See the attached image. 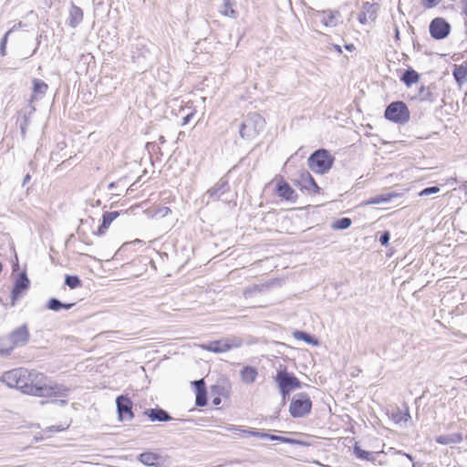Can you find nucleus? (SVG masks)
<instances>
[{
	"label": "nucleus",
	"instance_id": "obj_50",
	"mask_svg": "<svg viewBox=\"0 0 467 467\" xmlns=\"http://www.w3.org/2000/svg\"><path fill=\"white\" fill-rule=\"evenodd\" d=\"M52 403H59L60 405L64 406L67 404V400H51Z\"/></svg>",
	"mask_w": 467,
	"mask_h": 467
},
{
	"label": "nucleus",
	"instance_id": "obj_24",
	"mask_svg": "<svg viewBox=\"0 0 467 467\" xmlns=\"http://www.w3.org/2000/svg\"><path fill=\"white\" fill-rule=\"evenodd\" d=\"M161 456L151 451L142 452L139 455V461L147 466H155L161 460Z\"/></svg>",
	"mask_w": 467,
	"mask_h": 467
},
{
	"label": "nucleus",
	"instance_id": "obj_28",
	"mask_svg": "<svg viewBox=\"0 0 467 467\" xmlns=\"http://www.w3.org/2000/svg\"><path fill=\"white\" fill-rule=\"evenodd\" d=\"M397 194L392 192L382 193L376 197L370 198L367 201V204H379L389 202L392 198L396 197Z\"/></svg>",
	"mask_w": 467,
	"mask_h": 467
},
{
	"label": "nucleus",
	"instance_id": "obj_12",
	"mask_svg": "<svg viewBox=\"0 0 467 467\" xmlns=\"http://www.w3.org/2000/svg\"><path fill=\"white\" fill-rule=\"evenodd\" d=\"M377 12L378 5L376 4L365 2L358 15V21L363 25L374 22L377 18Z\"/></svg>",
	"mask_w": 467,
	"mask_h": 467
},
{
	"label": "nucleus",
	"instance_id": "obj_15",
	"mask_svg": "<svg viewBox=\"0 0 467 467\" xmlns=\"http://www.w3.org/2000/svg\"><path fill=\"white\" fill-rule=\"evenodd\" d=\"M418 96L420 101H428L430 103L436 101L439 97L436 85L422 86L419 90Z\"/></svg>",
	"mask_w": 467,
	"mask_h": 467
},
{
	"label": "nucleus",
	"instance_id": "obj_38",
	"mask_svg": "<svg viewBox=\"0 0 467 467\" xmlns=\"http://www.w3.org/2000/svg\"><path fill=\"white\" fill-rule=\"evenodd\" d=\"M13 31V28L9 29L5 34V36H3V38L1 39V42H0V54L2 57L5 56V48H6V44H7V38H8V36L12 33Z\"/></svg>",
	"mask_w": 467,
	"mask_h": 467
},
{
	"label": "nucleus",
	"instance_id": "obj_8",
	"mask_svg": "<svg viewBox=\"0 0 467 467\" xmlns=\"http://www.w3.org/2000/svg\"><path fill=\"white\" fill-rule=\"evenodd\" d=\"M385 117L393 122L404 124L410 119V111L404 102L396 101L387 107Z\"/></svg>",
	"mask_w": 467,
	"mask_h": 467
},
{
	"label": "nucleus",
	"instance_id": "obj_7",
	"mask_svg": "<svg viewBox=\"0 0 467 467\" xmlns=\"http://www.w3.org/2000/svg\"><path fill=\"white\" fill-rule=\"evenodd\" d=\"M274 380L278 389H286L293 391L302 388V382L294 373L288 372L284 366H280L277 368Z\"/></svg>",
	"mask_w": 467,
	"mask_h": 467
},
{
	"label": "nucleus",
	"instance_id": "obj_40",
	"mask_svg": "<svg viewBox=\"0 0 467 467\" xmlns=\"http://www.w3.org/2000/svg\"><path fill=\"white\" fill-rule=\"evenodd\" d=\"M440 191H441L440 188L437 186L427 187V188L423 189L421 192H420L419 195L420 196H428L431 194L438 193V192H440Z\"/></svg>",
	"mask_w": 467,
	"mask_h": 467
},
{
	"label": "nucleus",
	"instance_id": "obj_37",
	"mask_svg": "<svg viewBox=\"0 0 467 467\" xmlns=\"http://www.w3.org/2000/svg\"><path fill=\"white\" fill-rule=\"evenodd\" d=\"M47 307L53 311H58L62 308V303L57 298H50L47 302Z\"/></svg>",
	"mask_w": 467,
	"mask_h": 467
},
{
	"label": "nucleus",
	"instance_id": "obj_57",
	"mask_svg": "<svg viewBox=\"0 0 467 467\" xmlns=\"http://www.w3.org/2000/svg\"><path fill=\"white\" fill-rule=\"evenodd\" d=\"M463 189H464L465 192L467 193V182L463 184Z\"/></svg>",
	"mask_w": 467,
	"mask_h": 467
},
{
	"label": "nucleus",
	"instance_id": "obj_25",
	"mask_svg": "<svg viewBox=\"0 0 467 467\" xmlns=\"http://www.w3.org/2000/svg\"><path fill=\"white\" fill-rule=\"evenodd\" d=\"M241 379L246 384H252L255 381L258 375L257 369L254 367L246 366L241 370Z\"/></svg>",
	"mask_w": 467,
	"mask_h": 467
},
{
	"label": "nucleus",
	"instance_id": "obj_14",
	"mask_svg": "<svg viewBox=\"0 0 467 467\" xmlns=\"http://www.w3.org/2000/svg\"><path fill=\"white\" fill-rule=\"evenodd\" d=\"M336 15H338L337 12H334L332 10H324V11H315L314 16L319 18L321 23L325 26L334 27L337 25Z\"/></svg>",
	"mask_w": 467,
	"mask_h": 467
},
{
	"label": "nucleus",
	"instance_id": "obj_47",
	"mask_svg": "<svg viewBox=\"0 0 467 467\" xmlns=\"http://www.w3.org/2000/svg\"><path fill=\"white\" fill-rule=\"evenodd\" d=\"M67 427H62V426H51V427H48V431H64L66 430Z\"/></svg>",
	"mask_w": 467,
	"mask_h": 467
},
{
	"label": "nucleus",
	"instance_id": "obj_53",
	"mask_svg": "<svg viewBox=\"0 0 467 467\" xmlns=\"http://www.w3.org/2000/svg\"><path fill=\"white\" fill-rule=\"evenodd\" d=\"M269 433L262 432L261 438L269 439Z\"/></svg>",
	"mask_w": 467,
	"mask_h": 467
},
{
	"label": "nucleus",
	"instance_id": "obj_10",
	"mask_svg": "<svg viewBox=\"0 0 467 467\" xmlns=\"http://www.w3.org/2000/svg\"><path fill=\"white\" fill-rule=\"evenodd\" d=\"M451 31L450 24L441 17L434 18L430 24V34L435 39L445 38Z\"/></svg>",
	"mask_w": 467,
	"mask_h": 467
},
{
	"label": "nucleus",
	"instance_id": "obj_48",
	"mask_svg": "<svg viewBox=\"0 0 467 467\" xmlns=\"http://www.w3.org/2000/svg\"><path fill=\"white\" fill-rule=\"evenodd\" d=\"M193 114L192 113H190L188 115H186L183 119H182V125H186L190 120L192 118Z\"/></svg>",
	"mask_w": 467,
	"mask_h": 467
},
{
	"label": "nucleus",
	"instance_id": "obj_30",
	"mask_svg": "<svg viewBox=\"0 0 467 467\" xmlns=\"http://www.w3.org/2000/svg\"><path fill=\"white\" fill-rule=\"evenodd\" d=\"M353 451H354L355 455L360 460H365V461H369V462H372L375 460V457L372 452L361 449L358 444H355Z\"/></svg>",
	"mask_w": 467,
	"mask_h": 467
},
{
	"label": "nucleus",
	"instance_id": "obj_44",
	"mask_svg": "<svg viewBox=\"0 0 467 467\" xmlns=\"http://www.w3.org/2000/svg\"><path fill=\"white\" fill-rule=\"evenodd\" d=\"M279 392L282 396V405H285L286 402V399L289 397L292 390L286 389H278Z\"/></svg>",
	"mask_w": 467,
	"mask_h": 467
},
{
	"label": "nucleus",
	"instance_id": "obj_18",
	"mask_svg": "<svg viewBox=\"0 0 467 467\" xmlns=\"http://www.w3.org/2000/svg\"><path fill=\"white\" fill-rule=\"evenodd\" d=\"M228 190V182L226 180L221 179L213 187L209 189L203 198L208 196L212 200H218L220 195Z\"/></svg>",
	"mask_w": 467,
	"mask_h": 467
},
{
	"label": "nucleus",
	"instance_id": "obj_1",
	"mask_svg": "<svg viewBox=\"0 0 467 467\" xmlns=\"http://www.w3.org/2000/svg\"><path fill=\"white\" fill-rule=\"evenodd\" d=\"M26 394L36 397H67L70 391L66 386L55 383L35 370H29Z\"/></svg>",
	"mask_w": 467,
	"mask_h": 467
},
{
	"label": "nucleus",
	"instance_id": "obj_22",
	"mask_svg": "<svg viewBox=\"0 0 467 467\" xmlns=\"http://www.w3.org/2000/svg\"><path fill=\"white\" fill-rule=\"evenodd\" d=\"M119 215V212H106L102 216V223L98 229V234H104L105 231L109 227L110 223Z\"/></svg>",
	"mask_w": 467,
	"mask_h": 467
},
{
	"label": "nucleus",
	"instance_id": "obj_61",
	"mask_svg": "<svg viewBox=\"0 0 467 467\" xmlns=\"http://www.w3.org/2000/svg\"><path fill=\"white\" fill-rule=\"evenodd\" d=\"M113 186H114V183H113V182H111V183L109 184V188H112Z\"/></svg>",
	"mask_w": 467,
	"mask_h": 467
},
{
	"label": "nucleus",
	"instance_id": "obj_56",
	"mask_svg": "<svg viewBox=\"0 0 467 467\" xmlns=\"http://www.w3.org/2000/svg\"><path fill=\"white\" fill-rule=\"evenodd\" d=\"M335 48L338 51V52H341V47L339 46H335Z\"/></svg>",
	"mask_w": 467,
	"mask_h": 467
},
{
	"label": "nucleus",
	"instance_id": "obj_11",
	"mask_svg": "<svg viewBox=\"0 0 467 467\" xmlns=\"http://www.w3.org/2000/svg\"><path fill=\"white\" fill-rule=\"evenodd\" d=\"M117 410L119 415V420L120 421L123 420H131L134 417L132 412V401L130 398L124 395H120L116 399Z\"/></svg>",
	"mask_w": 467,
	"mask_h": 467
},
{
	"label": "nucleus",
	"instance_id": "obj_43",
	"mask_svg": "<svg viewBox=\"0 0 467 467\" xmlns=\"http://www.w3.org/2000/svg\"><path fill=\"white\" fill-rule=\"evenodd\" d=\"M441 0H422V5L428 9L433 8L438 5Z\"/></svg>",
	"mask_w": 467,
	"mask_h": 467
},
{
	"label": "nucleus",
	"instance_id": "obj_17",
	"mask_svg": "<svg viewBox=\"0 0 467 467\" xmlns=\"http://www.w3.org/2000/svg\"><path fill=\"white\" fill-rule=\"evenodd\" d=\"M276 192L279 197L290 201L295 202L297 195L292 187L286 182H280L276 186Z\"/></svg>",
	"mask_w": 467,
	"mask_h": 467
},
{
	"label": "nucleus",
	"instance_id": "obj_45",
	"mask_svg": "<svg viewBox=\"0 0 467 467\" xmlns=\"http://www.w3.org/2000/svg\"><path fill=\"white\" fill-rule=\"evenodd\" d=\"M389 241V232L382 233V234L379 237L380 244L382 245L386 246V245H388Z\"/></svg>",
	"mask_w": 467,
	"mask_h": 467
},
{
	"label": "nucleus",
	"instance_id": "obj_49",
	"mask_svg": "<svg viewBox=\"0 0 467 467\" xmlns=\"http://www.w3.org/2000/svg\"><path fill=\"white\" fill-rule=\"evenodd\" d=\"M75 304L74 303H69V304H64L62 303V308L64 309H70Z\"/></svg>",
	"mask_w": 467,
	"mask_h": 467
},
{
	"label": "nucleus",
	"instance_id": "obj_33",
	"mask_svg": "<svg viewBox=\"0 0 467 467\" xmlns=\"http://www.w3.org/2000/svg\"><path fill=\"white\" fill-rule=\"evenodd\" d=\"M221 13L225 16L235 17L236 12L233 8L232 0H223V5Z\"/></svg>",
	"mask_w": 467,
	"mask_h": 467
},
{
	"label": "nucleus",
	"instance_id": "obj_34",
	"mask_svg": "<svg viewBox=\"0 0 467 467\" xmlns=\"http://www.w3.org/2000/svg\"><path fill=\"white\" fill-rule=\"evenodd\" d=\"M65 284L71 289L80 286L81 281L77 275H67L65 278Z\"/></svg>",
	"mask_w": 467,
	"mask_h": 467
},
{
	"label": "nucleus",
	"instance_id": "obj_60",
	"mask_svg": "<svg viewBox=\"0 0 467 467\" xmlns=\"http://www.w3.org/2000/svg\"><path fill=\"white\" fill-rule=\"evenodd\" d=\"M463 383L467 386V376L464 378Z\"/></svg>",
	"mask_w": 467,
	"mask_h": 467
},
{
	"label": "nucleus",
	"instance_id": "obj_13",
	"mask_svg": "<svg viewBox=\"0 0 467 467\" xmlns=\"http://www.w3.org/2000/svg\"><path fill=\"white\" fill-rule=\"evenodd\" d=\"M296 182L302 189L306 190L308 192L317 193L319 192L318 185L307 171H301Z\"/></svg>",
	"mask_w": 467,
	"mask_h": 467
},
{
	"label": "nucleus",
	"instance_id": "obj_58",
	"mask_svg": "<svg viewBox=\"0 0 467 467\" xmlns=\"http://www.w3.org/2000/svg\"><path fill=\"white\" fill-rule=\"evenodd\" d=\"M0 353H1V354H3V355H6V353H5V349H2V348H0Z\"/></svg>",
	"mask_w": 467,
	"mask_h": 467
},
{
	"label": "nucleus",
	"instance_id": "obj_26",
	"mask_svg": "<svg viewBox=\"0 0 467 467\" xmlns=\"http://www.w3.org/2000/svg\"><path fill=\"white\" fill-rule=\"evenodd\" d=\"M452 74L457 83L462 85L467 80V67L463 65L455 66Z\"/></svg>",
	"mask_w": 467,
	"mask_h": 467
},
{
	"label": "nucleus",
	"instance_id": "obj_19",
	"mask_svg": "<svg viewBox=\"0 0 467 467\" xmlns=\"http://www.w3.org/2000/svg\"><path fill=\"white\" fill-rule=\"evenodd\" d=\"M144 414L147 415L151 421H169L172 419L166 410L161 408L148 409L144 411Z\"/></svg>",
	"mask_w": 467,
	"mask_h": 467
},
{
	"label": "nucleus",
	"instance_id": "obj_2",
	"mask_svg": "<svg viewBox=\"0 0 467 467\" xmlns=\"http://www.w3.org/2000/svg\"><path fill=\"white\" fill-rule=\"evenodd\" d=\"M265 127V119L258 113H250L239 126V134L246 140H254Z\"/></svg>",
	"mask_w": 467,
	"mask_h": 467
},
{
	"label": "nucleus",
	"instance_id": "obj_39",
	"mask_svg": "<svg viewBox=\"0 0 467 467\" xmlns=\"http://www.w3.org/2000/svg\"><path fill=\"white\" fill-rule=\"evenodd\" d=\"M263 286L258 285H254L253 286L247 287L244 290V296L248 297L254 293H260L262 291Z\"/></svg>",
	"mask_w": 467,
	"mask_h": 467
},
{
	"label": "nucleus",
	"instance_id": "obj_4",
	"mask_svg": "<svg viewBox=\"0 0 467 467\" xmlns=\"http://www.w3.org/2000/svg\"><path fill=\"white\" fill-rule=\"evenodd\" d=\"M307 161L314 172L323 174L331 168L334 158L327 150L321 149L313 152Z\"/></svg>",
	"mask_w": 467,
	"mask_h": 467
},
{
	"label": "nucleus",
	"instance_id": "obj_35",
	"mask_svg": "<svg viewBox=\"0 0 467 467\" xmlns=\"http://www.w3.org/2000/svg\"><path fill=\"white\" fill-rule=\"evenodd\" d=\"M227 430L231 431H242L245 434H248V435H251L254 437H259V438H261V435H262L261 431H254V430H241L239 426H235V425H232V426L228 427Z\"/></svg>",
	"mask_w": 467,
	"mask_h": 467
},
{
	"label": "nucleus",
	"instance_id": "obj_32",
	"mask_svg": "<svg viewBox=\"0 0 467 467\" xmlns=\"http://www.w3.org/2000/svg\"><path fill=\"white\" fill-rule=\"evenodd\" d=\"M352 221L350 218L343 217L337 220L333 224L332 228L335 230H345L350 227Z\"/></svg>",
	"mask_w": 467,
	"mask_h": 467
},
{
	"label": "nucleus",
	"instance_id": "obj_54",
	"mask_svg": "<svg viewBox=\"0 0 467 467\" xmlns=\"http://www.w3.org/2000/svg\"><path fill=\"white\" fill-rule=\"evenodd\" d=\"M26 123H25V125H21V127H20V129H21V132H22L23 134H25V132H26Z\"/></svg>",
	"mask_w": 467,
	"mask_h": 467
},
{
	"label": "nucleus",
	"instance_id": "obj_46",
	"mask_svg": "<svg viewBox=\"0 0 467 467\" xmlns=\"http://www.w3.org/2000/svg\"><path fill=\"white\" fill-rule=\"evenodd\" d=\"M194 386L196 387V392L199 390H205V385L203 379L195 380L192 382Z\"/></svg>",
	"mask_w": 467,
	"mask_h": 467
},
{
	"label": "nucleus",
	"instance_id": "obj_16",
	"mask_svg": "<svg viewBox=\"0 0 467 467\" xmlns=\"http://www.w3.org/2000/svg\"><path fill=\"white\" fill-rule=\"evenodd\" d=\"M29 286V279L25 273L20 274L12 289V301L16 300Z\"/></svg>",
	"mask_w": 467,
	"mask_h": 467
},
{
	"label": "nucleus",
	"instance_id": "obj_31",
	"mask_svg": "<svg viewBox=\"0 0 467 467\" xmlns=\"http://www.w3.org/2000/svg\"><path fill=\"white\" fill-rule=\"evenodd\" d=\"M294 337L296 339L304 340L305 342L311 345H317V340L315 339L311 335L304 331H296L294 333Z\"/></svg>",
	"mask_w": 467,
	"mask_h": 467
},
{
	"label": "nucleus",
	"instance_id": "obj_59",
	"mask_svg": "<svg viewBox=\"0 0 467 467\" xmlns=\"http://www.w3.org/2000/svg\"><path fill=\"white\" fill-rule=\"evenodd\" d=\"M48 402H49V401H47V400H41V401H40V404H41V405H45V404H47V403H48Z\"/></svg>",
	"mask_w": 467,
	"mask_h": 467
},
{
	"label": "nucleus",
	"instance_id": "obj_20",
	"mask_svg": "<svg viewBox=\"0 0 467 467\" xmlns=\"http://www.w3.org/2000/svg\"><path fill=\"white\" fill-rule=\"evenodd\" d=\"M48 86L46 82L41 79L34 78L33 79V94L31 96L30 100L33 101L35 99H40L44 97Z\"/></svg>",
	"mask_w": 467,
	"mask_h": 467
},
{
	"label": "nucleus",
	"instance_id": "obj_41",
	"mask_svg": "<svg viewBox=\"0 0 467 467\" xmlns=\"http://www.w3.org/2000/svg\"><path fill=\"white\" fill-rule=\"evenodd\" d=\"M394 419L396 422H407L410 419L409 410L407 409L405 412H399L397 415H394Z\"/></svg>",
	"mask_w": 467,
	"mask_h": 467
},
{
	"label": "nucleus",
	"instance_id": "obj_21",
	"mask_svg": "<svg viewBox=\"0 0 467 467\" xmlns=\"http://www.w3.org/2000/svg\"><path fill=\"white\" fill-rule=\"evenodd\" d=\"M83 19V11L80 7L72 5L69 11L68 25L72 28L77 27Z\"/></svg>",
	"mask_w": 467,
	"mask_h": 467
},
{
	"label": "nucleus",
	"instance_id": "obj_52",
	"mask_svg": "<svg viewBox=\"0 0 467 467\" xmlns=\"http://www.w3.org/2000/svg\"><path fill=\"white\" fill-rule=\"evenodd\" d=\"M462 12L467 16V0L464 3V6H463Z\"/></svg>",
	"mask_w": 467,
	"mask_h": 467
},
{
	"label": "nucleus",
	"instance_id": "obj_5",
	"mask_svg": "<svg viewBox=\"0 0 467 467\" xmlns=\"http://www.w3.org/2000/svg\"><path fill=\"white\" fill-rule=\"evenodd\" d=\"M312 409V401L308 394L300 392L291 400L289 406V413L293 418H303L308 415Z\"/></svg>",
	"mask_w": 467,
	"mask_h": 467
},
{
	"label": "nucleus",
	"instance_id": "obj_27",
	"mask_svg": "<svg viewBox=\"0 0 467 467\" xmlns=\"http://www.w3.org/2000/svg\"><path fill=\"white\" fill-rule=\"evenodd\" d=\"M394 467H414L411 456L399 452L394 461Z\"/></svg>",
	"mask_w": 467,
	"mask_h": 467
},
{
	"label": "nucleus",
	"instance_id": "obj_9",
	"mask_svg": "<svg viewBox=\"0 0 467 467\" xmlns=\"http://www.w3.org/2000/svg\"><path fill=\"white\" fill-rule=\"evenodd\" d=\"M9 340L11 341L12 346L5 349L6 355L10 354L15 348L25 346L28 342L29 332L27 327L23 325L12 331L9 335Z\"/></svg>",
	"mask_w": 467,
	"mask_h": 467
},
{
	"label": "nucleus",
	"instance_id": "obj_23",
	"mask_svg": "<svg viewBox=\"0 0 467 467\" xmlns=\"http://www.w3.org/2000/svg\"><path fill=\"white\" fill-rule=\"evenodd\" d=\"M462 441L461 433H452L448 435H440L436 438V442L442 445L457 444Z\"/></svg>",
	"mask_w": 467,
	"mask_h": 467
},
{
	"label": "nucleus",
	"instance_id": "obj_55",
	"mask_svg": "<svg viewBox=\"0 0 467 467\" xmlns=\"http://www.w3.org/2000/svg\"><path fill=\"white\" fill-rule=\"evenodd\" d=\"M353 47V45H346V48L348 50H351Z\"/></svg>",
	"mask_w": 467,
	"mask_h": 467
},
{
	"label": "nucleus",
	"instance_id": "obj_51",
	"mask_svg": "<svg viewBox=\"0 0 467 467\" xmlns=\"http://www.w3.org/2000/svg\"><path fill=\"white\" fill-rule=\"evenodd\" d=\"M30 180V175L29 174H26L24 178V181H23V185H26Z\"/></svg>",
	"mask_w": 467,
	"mask_h": 467
},
{
	"label": "nucleus",
	"instance_id": "obj_42",
	"mask_svg": "<svg viewBox=\"0 0 467 467\" xmlns=\"http://www.w3.org/2000/svg\"><path fill=\"white\" fill-rule=\"evenodd\" d=\"M269 440L277 441H281L284 443H295L296 442V441L293 439L282 437V436H276V435H273V434H270Z\"/></svg>",
	"mask_w": 467,
	"mask_h": 467
},
{
	"label": "nucleus",
	"instance_id": "obj_29",
	"mask_svg": "<svg viewBox=\"0 0 467 467\" xmlns=\"http://www.w3.org/2000/svg\"><path fill=\"white\" fill-rule=\"evenodd\" d=\"M419 74L413 69H407L401 77V80L407 85L410 86L419 80Z\"/></svg>",
	"mask_w": 467,
	"mask_h": 467
},
{
	"label": "nucleus",
	"instance_id": "obj_36",
	"mask_svg": "<svg viewBox=\"0 0 467 467\" xmlns=\"http://www.w3.org/2000/svg\"><path fill=\"white\" fill-rule=\"evenodd\" d=\"M195 403L199 407H203L207 403L206 390H199L196 393Z\"/></svg>",
	"mask_w": 467,
	"mask_h": 467
},
{
	"label": "nucleus",
	"instance_id": "obj_3",
	"mask_svg": "<svg viewBox=\"0 0 467 467\" xmlns=\"http://www.w3.org/2000/svg\"><path fill=\"white\" fill-rule=\"evenodd\" d=\"M28 377L29 370L19 368L5 372L0 379L7 387L17 389L26 394L28 389Z\"/></svg>",
	"mask_w": 467,
	"mask_h": 467
},
{
	"label": "nucleus",
	"instance_id": "obj_6",
	"mask_svg": "<svg viewBox=\"0 0 467 467\" xmlns=\"http://www.w3.org/2000/svg\"><path fill=\"white\" fill-rule=\"evenodd\" d=\"M243 343L244 340L242 337L231 336L204 344L202 346V348L213 353H224L231 349L240 348Z\"/></svg>",
	"mask_w": 467,
	"mask_h": 467
}]
</instances>
